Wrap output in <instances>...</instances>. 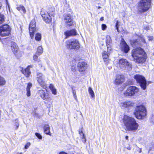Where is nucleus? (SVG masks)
Here are the masks:
<instances>
[{
	"mask_svg": "<svg viewBox=\"0 0 154 154\" xmlns=\"http://www.w3.org/2000/svg\"><path fill=\"white\" fill-rule=\"evenodd\" d=\"M132 56L135 62L138 63H143L146 60V56L145 52L140 47L133 50Z\"/></svg>",
	"mask_w": 154,
	"mask_h": 154,
	"instance_id": "f257e3e1",
	"label": "nucleus"
},
{
	"mask_svg": "<svg viewBox=\"0 0 154 154\" xmlns=\"http://www.w3.org/2000/svg\"><path fill=\"white\" fill-rule=\"evenodd\" d=\"M123 122L128 130L135 131L138 129L139 125L133 118L125 115L123 118Z\"/></svg>",
	"mask_w": 154,
	"mask_h": 154,
	"instance_id": "f03ea898",
	"label": "nucleus"
},
{
	"mask_svg": "<svg viewBox=\"0 0 154 154\" xmlns=\"http://www.w3.org/2000/svg\"><path fill=\"white\" fill-rule=\"evenodd\" d=\"M135 117L138 119L144 118L147 114V110L145 106L143 104L137 106L134 112Z\"/></svg>",
	"mask_w": 154,
	"mask_h": 154,
	"instance_id": "7ed1b4c3",
	"label": "nucleus"
},
{
	"mask_svg": "<svg viewBox=\"0 0 154 154\" xmlns=\"http://www.w3.org/2000/svg\"><path fill=\"white\" fill-rule=\"evenodd\" d=\"M151 0H141L138 5V11L144 12L148 10L150 6Z\"/></svg>",
	"mask_w": 154,
	"mask_h": 154,
	"instance_id": "20e7f679",
	"label": "nucleus"
},
{
	"mask_svg": "<svg viewBox=\"0 0 154 154\" xmlns=\"http://www.w3.org/2000/svg\"><path fill=\"white\" fill-rule=\"evenodd\" d=\"M38 94L43 100L47 101L44 102V103L45 104L50 105L52 103V98L45 91L42 90H38Z\"/></svg>",
	"mask_w": 154,
	"mask_h": 154,
	"instance_id": "39448f33",
	"label": "nucleus"
},
{
	"mask_svg": "<svg viewBox=\"0 0 154 154\" xmlns=\"http://www.w3.org/2000/svg\"><path fill=\"white\" fill-rule=\"evenodd\" d=\"M119 65L122 69L130 70L131 69V65L127 60L125 59L122 58L119 60Z\"/></svg>",
	"mask_w": 154,
	"mask_h": 154,
	"instance_id": "423d86ee",
	"label": "nucleus"
},
{
	"mask_svg": "<svg viewBox=\"0 0 154 154\" xmlns=\"http://www.w3.org/2000/svg\"><path fill=\"white\" fill-rule=\"evenodd\" d=\"M134 78L137 82L139 84L143 90H145L146 88V84L145 78L142 75L139 74L135 75Z\"/></svg>",
	"mask_w": 154,
	"mask_h": 154,
	"instance_id": "0eeeda50",
	"label": "nucleus"
},
{
	"mask_svg": "<svg viewBox=\"0 0 154 154\" xmlns=\"http://www.w3.org/2000/svg\"><path fill=\"white\" fill-rule=\"evenodd\" d=\"M138 91L137 88L134 86H131L127 89L124 94L125 96H132L137 93Z\"/></svg>",
	"mask_w": 154,
	"mask_h": 154,
	"instance_id": "6e6552de",
	"label": "nucleus"
},
{
	"mask_svg": "<svg viewBox=\"0 0 154 154\" xmlns=\"http://www.w3.org/2000/svg\"><path fill=\"white\" fill-rule=\"evenodd\" d=\"M67 47L70 49L77 50L80 48V44L77 40H68L66 42Z\"/></svg>",
	"mask_w": 154,
	"mask_h": 154,
	"instance_id": "1a4fd4ad",
	"label": "nucleus"
},
{
	"mask_svg": "<svg viewBox=\"0 0 154 154\" xmlns=\"http://www.w3.org/2000/svg\"><path fill=\"white\" fill-rule=\"evenodd\" d=\"M36 80L38 83L44 88H46L45 76L41 73L37 72L36 75Z\"/></svg>",
	"mask_w": 154,
	"mask_h": 154,
	"instance_id": "9d476101",
	"label": "nucleus"
},
{
	"mask_svg": "<svg viewBox=\"0 0 154 154\" xmlns=\"http://www.w3.org/2000/svg\"><path fill=\"white\" fill-rule=\"evenodd\" d=\"M29 32L32 39L34 37L35 32L36 31L35 22L34 19L31 20L29 26Z\"/></svg>",
	"mask_w": 154,
	"mask_h": 154,
	"instance_id": "9b49d317",
	"label": "nucleus"
},
{
	"mask_svg": "<svg viewBox=\"0 0 154 154\" xmlns=\"http://www.w3.org/2000/svg\"><path fill=\"white\" fill-rule=\"evenodd\" d=\"M9 25L6 24L0 27V35L2 36H7L10 33Z\"/></svg>",
	"mask_w": 154,
	"mask_h": 154,
	"instance_id": "f8f14e48",
	"label": "nucleus"
},
{
	"mask_svg": "<svg viewBox=\"0 0 154 154\" xmlns=\"http://www.w3.org/2000/svg\"><path fill=\"white\" fill-rule=\"evenodd\" d=\"M41 14L43 20L46 23H49L51 22V17L47 12L42 11Z\"/></svg>",
	"mask_w": 154,
	"mask_h": 154,
	"instance_id": "ddd939ff",
	"label": "nucleus"
},
{
	"mask_svg": "<svg viewBox=\"0 0 154 154\" xmlns=\"http://www.w3.org/2000/svg\"><path fill=\"white\" fill-rule=\"evenodd\" d=\"M87 65L84 61L79 62L77 64V68L79 72H83L87 68Z\"/></svg>",
	"mask_w": 154,
	"mask_h": 154,
	"instance_id": "4468645a",
	"label": "nucleus"
},
{
	"mask_svg": "<svg viewBox=\"0 0 154 154\" xmlns=\"http://www.w3.org/2000/svg\"><path fill=\"white\" fill-rule=\"evenodd\" d=\"M64 17V21L68 25L72 26L74 24V22L73 21L70 15L65 14Z\"/></svg>",
	"mask_w": 154,
	"mask_h": 154,
	"instance_id": "2eb2a0df",
	"label": "nucleus"
},
{
	"mask_svg": "<svg viewBox=\"0 0 154 154\" xmlns=\"http://www.w3.org/2000/svg\"><path fill=\"white\" fill-rule=\"evenodd\" d=\"M33 66L32 65L28 66L26 68L23 69V67H20V70L27 77H28L31 74L30 68H32Z\"/></svg>",
	"mask_w": 154,
	"mask_h": 154,
	"instance_id": "dca6fc26",
	"label": "nucleus"
},
{
	"mask_svg": "<svg viewBox=\"0 0 154 154\" xmlns=\"http://www.w3.org/2000/svg\"><path fill=\"white\" fill-rule=\"evenodd\" d=\"M121 45L122 50L125 53H128L130 50L129 47L123 39L121 40Z\"/></svg>",
	"mask_w": 154,
	"mask_h": 154,
	"instance_id": "f3484780",
	"label": "nucleus"
},
{
	"mask_svg": "<svg viewBox=\"0 0 154 154\" xmlns=\"http://www.w3.org/2000/svg\"><path fill=\"white\" fill-rule=\"evenodd\" d=\"M106 44L108 51H111L112 45V41L110 36L109 35H107L106 36ZM109 51H108V52Z\"/></svg>",
	"mask_w": 154,
	"mask_h": 154,
	"instance_id": "a211bd4d",
	"label": "nucleus"
},
{
	"mask_svg": "<svg viewBox=\"0 0 154 154\" xmlns=\"http://www.w3.org/2000/svg\"><path fill=\"white\" fill-rule=\"evenodd\" d=\"M124 81L125 77L123 75H116L115 83L116 85H119L122 83Z\"/></svg>",
	"mask_w": 154,
	"mask_h": 154,
	"instance_id": "6ab92c4d",
	"label": "nucleus"
},
{
	"mask_svg": "<svg viewBox=\"0 0 154 154\" xmlns=\"http://www.w3.org/2000/svg\"><path fill=\"white\" fill-rule=\"evenodd\" d=\"M120 105L122 109L125 108H128L132 107L133 106V104L130 101H124L120 103Z\"/></svg>",
	"mask_w": 154,
	"mask_h": 154,
	"instance_id": "aec40b11",
	"label": "nucleus"
},
{
	"mask_svg": "<svg viewBox=\"0 0 154 154\" xmlns=\"http://www.w3.org/2000/svg\"><path fill=\"white\" fill-rule=\"evenodd\" d=\"M12 51L14 54H16L18 51V47L17 44L14 42L10 43Z\"/></svg>",
	"mask_w": 154,
	"mask_h": 154,
	"instance_id": "412c9836",
	"label": "nucleus"
},
{
	"mask_svg": "<svg viewBox=\"0 0 154 154\" xmlns=\"http://www.w3.org/2000/svg\"><path fill=\"white\" fill-rule=\"evenodd\" d=\"M17 9L22 14H25L26 13V10L25 7L22 5H17L16 7Z\"/></svg>",
	"mask_w": 154,
	"mask_h": 154,
	"instance_id": "4be33fe9",
	"label": "nucleus"
},
{
	"mask_svg": "<svg viewBox=\"0 0 154 154\" xmlns=\"http://www.w3.org/2000/svg\"><path fill=\"white\" fill-rule=\"evenodd\" d=\"M66 37H69L70 36L74 35L76 34V32L74 29L69 31H67L64 33Z\"/></svg>",
	"mask_w": 154,
	"mask_h": 154,
	"instance_id": "5701e85b",
	"label": "nucleus"
},
{
	"mask_svg": "<svg viewBox=\"0 0 154 154\" xmlns=\"http://www.w3.org/2000/svg\"><path fill=\"white\" fill-rule=\"evenodd\" d=\"M131 45L134 48L136 47L141 45V43L138 41V40H133L131 41Z\"/></svg>",
	"mask_w": 154,
	"mask_h": 154,
	"instance_id": "b1692460",
	"label": "nucleus"
},
{
	"mask_svg": "<svg viewBox=\"0 0 154 154\" xmlns=\"http://www.w3.org/2000/svg\"><path fill=\"white\" fill-rule=\"evenodd\" d=\"M50 128L48 124H45L44 127V132L47 134L51 135V133L50 131Z\"/></svg>",
	"mask_w": 154,
	"mask_h": 154,
	"instance_id": "393cba45",
	"label": "nucleus"
},
{
	"mask_svg": "<svg viewBox=\"0 0 154 154\" xmlns=\"http://www.w3.org/2000/svg\"><path fill=\"white\" fill-rule=\"evenodd\" d=\"M32 85L31 83H29L28 84L26 88V95L27 97H29L31 95L30 89L32 87Z\"/></svg>",
	"mask_w": 154,
	"mask_h": 154,
	"instance_id": "a878e982",
	"label": "nucleus"
},
{
	"mask_svg": "<svg viewBox=\"0 0 154 154\" xmlns=\"http://www.w3.org/2000/svg\"><path fill=\"white\" fill-rule=\"evenodd\" d=\"M111 51L107 50V52L106 51H104L102 53V55L104 59H107L109 58V54L110 53Z\"/></svg>",
	"mask_w": 154,
	"mask_h": 154,
	"instance_id": "bb28decb",
	"label": "nucleus"
},
{
	"mask_svg": "<svg viewBox=\"0 0 154 154\" xmlns=\"http://www.w3.org/2000/svg\"><path fill=\"white\" fill-rule=\"evenodd\" d=\"M49 88L51 91L52 93L54 95H56V89L54 88V85L52 84H50Z\"/></svg>",
	"mask_w": 154,
	"mask_h": 154,
	"instance_id": "cd10ccee",
	"label": "nucleus"
},
{
	"mask_svg": "<svg viewBox=\"0 0 154 154\" xmlns=\"http://www.w3.org/2000/svg\"><path fill=\"white\" fill-rule=\"evenodd\" d=\"M43 52V50L42 47L41 46H39L37 48V51L35 54H36L37 55H39L42 54Z\"/></svg>",
	"mask_w": 154,
	"mask_h": 154,
	"instance_id": "c85d7f7f",
	"label": "nucleus"
},
{
	"mask_svg": "<svg viewBox=\"0 0 154 154\" xmlns=\"http://www.w3.org/2000/svg\"><path fill=\"white\" fill-rule=\"evenodd\" d=\"M88 91L89 94L91 95V97L94 98L95 97L93 91L91 87H90L88 88Z\"/></svg>",
	"mask_w": 154,
	"mask_h": 154,
	"instance_id": "c756f323",
	"label": "nucleus"
},
{
	"mask_svg": "<svg viewBox=\"0 0 154 154\" xmlns=\"http://www.w3.org/2000/svg\"><path fill=\"white\" fill-rule=\"evenodd\" d=\"M6 83L4 79L0 75V86L4 85Z\"/></svg>",
	"mask_w": 154,
	"mask_h": 154,
	"instance_id": "7c9ffc66",
	"label": "nucleus"
},
{
	"mask_svg": "<svg viewBox=\"0 0 154 154\" xmlns=\"http://www.w3.org/2000/svg\"><path fill=\"white\" fill-rule=\"evenodd\" d=\"M41 39V35L38 33H36L35 36V39L37 41H40Z\"/></svg>",
	"mask_w": 154,
	"mask_h": 154,
	"instance_id": "2f4dec72",
	"label": "nucleus"
},
{
	"mask_svg": "<svg viewBox=\"0 0 154 154\" xmlns=\"http://www.w3.org/2000/svg\"><path fill=\"white\" fill-rule=\"evenodd\" d=\"M19 125V122L17 119H16L15 121V125H14V128L15 129H17Z\"/></svg>",
	"mask_w": 154,
	"mask_h": 154,
	"instance_id": "473e14b6",
	"label": "nucleus"
},
{
	"mask_svg": "<svg viewBox=\"0 0 154 154\" xmlns=\"http://www.w3.org/2000/svg\"><path fill=\"white\" fill-rule=\"evenodd\" d=\"M4 21V15L0 14V24L2 23Z\"/></svg>",
	"mask_w": 154,
	"mask_h": 154,
	"instance_id": "72a5a7b5",
	"label": "nucleus"
},
{
	"mask_svg": "<svg viewBox=\"0 0 154 154\" xmlns=\"http://www.w3.org/2000/svg\"><path fill=\"white\" fill-rule=\"evenodd\" d=\"M33 60L37 62H39L40 61V60L38 58L37 55L35 54V55H34L33 57Z\"/></svg>",
	"mask_w": 154,
	"mask_h": 154,
	"instance_id": "f704fd0d",
	"label": "nucleus"
},
{
	"mask_svg": "<svg viewBox=\"0 0 154 154\" xmlns=\"http://www.w3.org/2000/svg\"><path fill=\"white\" fill-rule=\"evenodd\" d=\"M138 40L141 43V42H142L144 43H146V42L145 41V39L143 37H140Z\"/></svg>",
	"mask_w": 154,
	"mask_h": 154,
	"instance_id": "c9c22d12",
	"label": "nucleus"
},
{
	"mask_svg": "<svg viewBox=\"0 0 154 154\" xmlns=\"http://www.w3.org/2000/svg\"><path fill=\"white\" fill-rule=\"evenodd\" d=\"M36 136L39 139H41L42 138V137L41 135L38 133H35Z\"/></svg>",
	"mask_w": 154,
	"mask_h": 154,
	"instance_id": "e433bc0d",
	"label": "nucleus"
},
{
	"mask_svg": "<svg viewBox=\"0 0 154 154\" xmlns=\"http://www.w3.org/2000/svg\"><path fill=\"white\" fill-rule=\"evenodd\" d=\"M102 30H104L107 28L106 26V24H103L102 25Z\"/></svg>",
	"mask_w": 154,
	"mask_h": 154,
	"instance_id": "4c0bfd02",
	"label": "nucleus"
},
{
	"mask_svg": "<svg viewBox=\"0 0 154 154\" xmlns=\"http://www.w3.org/2000/svg\"><path fill=\"white\" fill-rule=\"evenodd\" d=\"M30 145V143L29 142L27 143L25 145L24 148L25 149H27Z\"/></svg>",
	"mask_w": 154,
	"mask_h": 154,
	"instance_id": "58836bf2",
	"label": "nucleus"
},
{
	"mask_svg": "<svg viewBox=\"0 0 154 154\" xmlns=\"http://www.w3.org/2000/svg\"><path fill=\"white\" fill-rule=\"evenodd\" d=\"M118 24H119V22H118V21H117L116 23V29H117L118 32H119V29H118Z\"/></svg>",
	"mask_w": 154,
	"mask_h": 154,
	"instance_id": "ea45409f",
	"label": "nucleus"
},
{
	"mask_svg": "<svg viewBox=\"0 0 154 154\" xmlns=\"http://www.w3.org/2000/svg\"><path fill=\"white\" fill-rule=\"evenodd\" d=\"M151 121L153 122H154V115H153L151 119Z\"/></svg>",
	"mask_w": 154,
	"mask_h": 154,
	"instance_id": "a19ab883",
	"label": "nucleus"
},
{
	"mask_svg": "<svg viewBox=\"0 0 154 154\" xmlns=\"http://www.w3.org/2000/svg\"><path fill=\"white\" fill-rule=\"evenodd\" d=\"M72 91H73L72 93H73V96L75 97H76V91L75 90H73V89H72Z\"/></svg>",
	"mask_w": 154,
	"mask_h": 154,
	"instance_id": "79ce46f5",
	"label": "nucleus"
},
{
	"mask_svg": "<svg viewBox=\"0 0 154 154\" xmlns=\"http://www.w3.org/2000/svg\"><path fill=\"white\" fill-rule=\"evenodd\" d=\"M80 137L82 139H83L84 138H85L84 134H81V136H80Z\"/></svg>",
	"mask_w": 154,
	"mask_h": 154,
	"instance_id": "37998d69",
	"label": "nucleus"
},
{
	"mask_svg": "<svg viewBox=\"0 0 154 154\" xmlns=\"http://www.w3.org/2000/svg\"><path fill=\"white\" fill-rule=\"evenodd\" d=\"M71 69H72V71L75 70V66H72V68H71Z\"/></svg>",
	"mask_w": 154,
	"mask_h": 154,
	"instance_id": "c03bdc74",
	"label": "nucleus"
},
{
	"mask_svg": "<svg viewBox=\"0 0 154 154\" xmlns=\"http://www.w3.org/2000/svg\"><path fill=\"white\" fill-rule=\"evenodd\" d=\"M79 134H80V136H81V134H82L84 133H83V132L82 130H79Z\"/></svg>",
	"mask_w": 154,
	"mask_h": 154,
	"instance_id": "a18cd8bd",
	"label": "nucleus"
},
{
	"mask_svg": "<svg viewBox=\"0 0 154 154\" xmlns=\"http://www.w3.org/2000/svg\"><path fill=\"white\" fill-rule=\"evenodd\" d=\"M148 38H149V41H152L153 39V37H152V36L149 37Z\"/></svg>",
	"mask_w": 154,
	"mask_h": 154,
	"instance_id": "49530a36",
	"label": "nucleus"
},
{
	"mask_svg": "<svg viewBox=\"0 0 154 154\" xmlns=\"http://www.w3.org/2000/svg\"><path fill=\"white\" fill-rule=\"evenodd\" d=\"M59 154H68L66 152H60Z\"/></svg>",
	"mask_w": 154,
	"mask_h": 154,
	"instance_id": "de8ad7c7",
	"label": "nucleus"
},
{
	"mask_svg": "<svg viewBox=\"0 0 154 154\" xmlns=\"http://www.w3.org/2000/svg\"><path fill=\"white\" fill-rule=\"evenodd\" d=\"M82 142L85 143V142H86V139L85 138H84L83 139H82Z\"/></svg>",
	"mask_w": 154,
	"mask_h": 154,
	"instance_id": "09e8293b",
	"label": "nucleus"
},
{
	"mask_svg": "<svg viewBox=\"0 0 154 154\" xmlns=\"http://www.w3.org/2000/svg\"><path fill=\"white\" fill-rule=\"evenodd\" d=\"M6 0V1L7 4L8 5V9L9 10V11H10V6H9V5L8 4V3L7 0Z\"/></svg>",
	"mask_w": 154,
	"mask_h": 154,
	"instance_id": "8fccbe9b",
	"label": "nucleus"
},
{
	"mask_svg": "<svg viewBox=\"0 0 154 154\" xmlns=\"http://www.w3.org/2000/svg\"><path fill=\"white\" fill-rule=\"evenodd\" d=\"M127 149L128 150H130L131 149V148L130 146H129L127 147Z\"/></svg>",
	"mask_w": 154,
	"mask_h": 154,
	"instance_id": "3c124183",
	"label": "nucleus"
},
{
	"mask_svg": "<svg viewBox=\"0 0 154 154\" xmlns=\"http://www.w3.org/2000/svg\"><path fill=\"white\" fill-rule=\"evenodd\" d=\"M20 29L21 30L20 31V33H22V27L21 26H20Z\"/></svg>",
	"mask_w": 154,
	"mask_h": 154,
	"instance_id": "603ef678",
	"label": "nucleus"
},
{
	"mask_svg": "<svg viewBox=\"0 0 154 154\" xmlns=\"http://www.w3.org/2000/svg\"><path fill=\"white\" fill-rule=\"evenodd\" d=\"M104 20V18L103 17H101L100 18V20L101 21H103Z\"/></svg>",
	"mask_w": 154,
	"mask_h": 154,
	"instance_id": "864d4df0",
	"label": "nucleus"
},
{
	"mask_svg": "<svg viewBox=\"0 0 154 154\" xmlns=\"http://www.w3.org/2000/svg\"><path fill=\"white\" fill-rule=\"evenodd\" d=\"M128 136H126V137H125V138L126 140H128Z\"/></svg>",
	"mask_w": 154,
	"mask_h": 154,
	"instance_id": "5fc2aeb1",
	"label": "nucleus"
},
{
	"mask_svg": "<svg viewBox=\"0 0 154 154\" xmlns=\"http://www.w3.org/2000/svg\"><path fill=\"white\" fill-rule=\"evenodd\" d=\"M149 27H146L145 28V29L146 30H147L148 29Z\"/></svg>",
	"mask_w": 154,
	"mask_h": 154,
	"instance_id": "6e6d98bb",
	"label": "nucleus"
},
{
	"mask_svg": "<svg viewBox=\"0 0 154 154\" xmlns=\"http://www.w3.org/2000/svg\"><path fill=\"white\" fill-rule=\"evenodd\" d=\"M39 65L40 67L42 66V65L41 64H39Z\"/></svg>",
	"mask_w": 154,
	"mask_h": 154,
	"instance_id": "4d7b16f0",
	"label": "nucleus"
},
{
	"mask_svg": "<svg viewBox=\"0 0 154 154\" xmlns=\"http://www.w3.org/2000/svg\"><path fill=\"white\" fill-rule=\"evenodd\" d=\"M17 154H22V153H18Z\"/></svg>",
	"mask_w": 154,
	"mask_h": 154,
	"instance_id": "13d9d810",
	"label": "nucleus"
},
{
	"mask_svg": "<svg viewBox=\"0 0 154 154\" xmlns=\"http://www.w3.org/2000/svg\"><path fill=\"white\" fill-rule=\"evenodd\" d=\"M141 152V149H140V151H139V152H140V153Z\"/></svg>",
	"mask_w": 154,
	"mask_h": 154,
	"instance_id": "bf43d9fd",
	"label": "nucleus"
}]
</instances>
